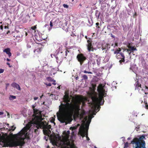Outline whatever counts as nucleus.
<instances>
[{
  "mask_svg": "<svg viewBox=\"0 0 148 148\" xmlns=\"http://www.w3.org/2000/svg\"><path fill=\"white\" fill-rule=\"evenodd\" d=\"M139 127H136L135 128V130H136V131H138V130L139 129Z\"/></svg>",
  "mask_w": 148,
  "mask_h": 148,
  "instance_id": "09e8293b",
  "label": "nucleus"
},
{
  "mask_svg": "<svg viewBox=\"0 0 148 148\" xmlns=\"http://www.w3.org/2000/svg\"><path fill=\"white\" fill-rule=\"evenodd\" d=\"M88 44L87 45V49L88 51L90 52V51H93L94 50V48L92 44V41L90 38H89V39L87 40Z\"/></svg>",
  "mask_w": 148,
  "mask_h": 148,
  "instance_id": "1a4fd4ad",
  "label": "nucleus"
},
{
  "mask_svg": "<svg viewBox=\"0 0 148 148\" xmlns=\"http://www.w3.org/2000/svg\"><path fill=\"white\" fill-rule=\"evenodd\" d=\"M4 70L2 69H0V74L4 72Z\"/></svg>",
  "mask_w": 148,
  "mask_h": 148,
  "instance_id": "37998d69",
  "label": "nucleus"
},
{
  "mask_svg": "<svg viewBox=\"0 0 148 148\" xmlns=\"http://www.w3.org/2000/svg\"><path fill=\"white\" fill-rule=\"evenodd\" d=\"M68 52H69V51L68 49H66L65 51L66 56H67Z\"/></svg>",
  "mask_w": 148,
  "mask_h": 148,
  "instance_id": "58836bf2",
  "label": "nucleus"
},
{
  "mask_svg": "<svg viewBox=\"0 0 148 148\" xmlns=\"http://www.w3.org/2000/svg\"><path fill=\"white\" fill-rule=\"evenodd\" d=\"M10 31L9 30H8L7 32L6 33L7 34H8V33H10Z\"/></svg>",
  "mask_w": 148,
  "mask_h": 148,
  "instance_id": "680f3d73",
  "label": "nucleus"
},
{
  "mask_svg": "<svg viewBox=\"0 0 148 148\" xmlns=\"http://www.w3.org/2000/svg\"><path fill=\"white\" fill-rule=\"evenodd\" d=\"M20 38V36H16V38Z\"/></svg>",
  "mask_w": 148,
  "mask_h": 148,
  "instance_id": "338daca9",
  "label": "nucleus"
},
{
  "mask_svg": "<svg viewBox=\"0 0 148 148\" xmlns=\"http://www.w3.org/2000/svg\"><path fill=\"white\" fill-rule=\"evenodd\" d=\"M116 57L119 60V62L121 64L125 62V56L123 53L121 52L119 54L116 55Z\"/></svg>",
  "mask_w": 148,
  "mask_h": 148,
  "instance_id": "6e6552de",
  "label": "nucleus"
},
{
  "mask_svg": "<svg viewBox=\"0 0 148 148\" xmlns=\"http://www.w3.org/2000/svg\"><path fill=\"white\" fill-rule=\"evenodd\" d=\"M69 148H76V146L73 144H71Z\"/></svg>",
  "mask_w": 148,
  "mask_h": 148,
  "instance_id": "72a5a7b5",
  "label": "nucleus"
},
{
  "mask_svg": "<svg viewBox=\"0 0 148 148\" xmlns=\"http://www.w3.org/2000/svg\"><path fill=\"white\" fill-rule=\"evenodd\" d=\"M36 28V25L35 26H34L31 27V28L33 30H35Z\"/></svg>",
  "mask_w": 148,
  "mask_h": 148,
  "instance_id": "4c0bfd02",
  "label": "nucleus"
},
{
  "mask_svg": "<svg viewBox=\"0 0 148 148\" xmlns=\"http://www.w3.org/2000/svg\"><path fill=\"white\" fill-rule=\"evenodd\" d=\"M110 48V45L108 44H106L105 45H103L102 47V50H108Z\"/></svg>",
  "mask_w": 148,
  "mask_h": 148,
  "instance_id": "aec40b11",
  "label": "nucleus"
},
{
  "mask_svg": "<svg viewBox=\"0 0 148 148\" xmlns=\"http://www.w3.org/2000/svg\"><path fill=\"white\" fill-rule=\"evenodd\" d=\"M45 84L47 86H51V84L50 83H49V84H47V83H45Z\"/></svg>",
  "mask_w": 148,
  "mask_h": 148,
  "instance_id": "e433bc0d",
  "label": "nucleus"
},
{
  "mask_svg": "<svg viewBox=\"0 0 148 148\" xmlns=\"http://www.w3.org/2000/svg\"><path fill=\"white\" fill-rule=\"evenodd\" d=\"M90 123V122H87L85 125L86 128H85V132H86L87 130V132H88V130Z\"/></svg>",
  "mask_w": 148,
  "mask_h": 148,
  "instance_id": "4be33fe9",
  "label": "nucleus"
},
{
  "mask_svg": "<svg viewBox=\"0 0 148 148\" xmlns=\"http://www.w3.org/2000/svg\"><path fill=\"white\" fill-rule=\"evenodd\" d=\"M52 82H53L52 84L54 85H56V81L55 80H54V79H53V81Z\"/></svg>",
  "mask_w": 148,
  "mask_h": 148,
  "instance_id": "a19ab883",
  "label": "nucleus"
},
{
  "mask_svg": "<svg viewBox=\"0 0 148 148\" xmlns=\"http://www.w3.org/2000/svg\"><path fill=\"white\" fill-rule=\"evenodd\" d=\"M0 29L1 30H3V26L2 25H1L0 26Z\"/></svg>",
  "mask_w": 148,
  "mask_h": 148,
  "instance_id": "de8ad7c7",
  "label": "nucleus"
},
{
  "mask_svg": "<svg viewBox=\"0 0 148 148\" xmlns=\"http://www.w3.org/2000/svg\"><path fill=\"white\" fill-rule=\"evenodd\" d=\"M118 46V44L117 43H115L114 45V47H117Z\"/></svg>",
  "mask_w": 148,
  "mask_h": 148,
  "instance_id": "8fccbe9b",
  "label": "nucleus"
},
{
  "mask_svg": "<svg viewBox=\"0 0 148 148\" xmlns=\"http://www.w3.org/2000/svg\"><path fill=\"white\" fill-rule=\"evenodd\" d=\"M3 52H5L8 55L9 57L11 56L12 54L10 52V49L9 48H8L5 49L3 50Z\"/></svg>",
  "mask_w": 148,
  "mask_h": 148,
  "instance_id": "a211bd4d",
  "label": "nucleus"
},
{
  "mask_svg": "<svg viewBox=\"0 0 148 148\" xmlns=\"http://www.w3.org/2000/svg\"><path fill=\"white\" fill-rule=\"evenodd\" d=\"M82 72L85 73H87L88 74H92V73L91 72H88V71H86V70H84V71H82Z\"/></svg>",
  "mask_w": 148,
  "mask_h": 148,
  "instance_id": "473e14b6",
  "label": "nucleus"
},
{
  "mask_svg": "<svg viewBox=\"0 0 148 148\" xmlns=\"http://www.w3.org/2000/svg\"><path fill=\"white\" fill-rule=\"evenodd\" d=\"M145 89H147V90H148V87L146 86H145Z\"/></svg>",
  "mask_w": 148,
  "mask_h": 148,
  "instance_id": "13d9d810",
  "label": "nucleus"
},
{
  "mask_svg": "<svg viewBox=\"0 0 148 148\" xmlns=\"http://www.w3.org/2000/svg\"><path fill=\"white\" fill-rule=\"evenodd\" d=\"M82 77L83 78L82 79H84L85 80H86L88 79V76L86 75H84Z\"/></svg>",
  "mask_w": 148,
  "mask_h": 148,
  "instance_id": "c85d7f7f",
  "label": "nucleus"
},
{
  "mask_svg": "<svg viewBox=\"0 0 148 148\" xmlns=\"http://www.w3.org/2000/svg\"><path fill=\"white\" fill-rule=\"evenodd\" d=\"M56 59L58 61V57H56Z\"/></svg>",
  "mask_w": 148,
  "mask_h": 148,
  "instance_id": "774afa93",
  "label": "nucleus"
},
{
  "mask_svg": "<svg viewBox=\"0 0 148 148\" xmlns=\"http://www.w3.org/2000/svg\"><path fill=\"white\" fill-rule=\"evenodd\" d=\"M27 130V129L26 128H24L18 134L19 136H22L23 135L25 134Z\"/></svg>",
  "mask_w": 148,
  "mask_h": 148,
  "instance_id": "dca6fc26",
  "label": "nucleus"
},
{
  "mask_svg": "<svg viewBox=\"0 0 148 148\" xmlns=\"http://www.w3.org/2000/svg\"><path fill=\"white\" fill-rule=\"evenodd\" d=\"M77 128V127L74 126V127H71L70 128V130H71L72 131L73 130H76Z\"/></svg>",
  "mask_w": 148,
  "mask_h": 148,
  "instance_id": "7c9ffc66",
  "label": "nucleus"
},
{
  "mask_svg": "<svg viewBox=\"0 0 148 148\" xmlns=\"http://www.w3.org/2000/svg\"><path fill=\"white\" fill-rule=\"evenodd\" d=\"M16 99V96L14 95H10L9 97V99L10 100H12Z\"/></svg>",
  "mask_w": 148,
  "mask_h": 148,
  "instance_id": "393cba45",
  "label": "nucleus"
},
{
  "mask_svg": "<svg viewBox=\"0 0 148 148\" xmlns=\"http://www.w3.org/2000/svg\"><path fill=\"white\" fill-rule=\"evenodd\" d=\"M65 104L61 103L59 106V111L60 113H57L58 119L62 123H65L66 120V118L64 116L65 114H79L80 110V105L83 101L82 97L80 96H76L73 103H70V98L64 101Z\"/></svg>",
  "mask_w": 148,
  "mask_h": 148,
  "instance_id": "f257e3e1",
  "label": "nucleus"
},
{
  "mask_svg": "<svg viewBox=\"0 0 148 148\" xmlns=\"http://www.w3.org/2000/svg\"><path fill=\"white\" fill-rule=\"evenodd\" d=\"M77 58L78 61L79 62L81 65H82L84 61L87 59L86 58L84 55L82 53L78 54L77 56Z\"/></svg>",
  "mask_w": 148,
  "mask_h": 148,
  "instance_id": "0eeeda50",
  "label": "nucleus"
},
{
  "mask_svg": "<svg viewBox=\"0 0 148 148\" xmlns=\"http://www.w3.org/2000/svg\"><path fill=\"white\" fill-rule=\"evenodd\" d=\"M9 84H6V87H7L8 86H9Z\"/></svg>",
  "mask_w": 148,
  "mask_h": 148,
  "instance_id": "bf43d9fd",
  "label": "nucleus"
},
{
  "mask_svg": "<svg viewBox=\"0 0 148 148\" xmlns=\"http://www.w3.org/2000/svg\"><path fill=\"white\" fill-rule=\"evenodd\" d=\"M38 99V97H34V99L35 100H37Z\"/></svg>",
  "mask_w": 148,
  "mask_h": 148,
  "instance_id": "5fc2aeb1",
  "label": "nucleus"
},
{
  "mask_svg": "<svg viewBox=\"0 0 148 148\" xmlns=\"http://www.w3.org/2000/svg\"><path fill=\"white\" fill-rule=\"evenodd\" d=\"M99 97H96L95 96H92L91 97V99L92 100V106L96 108V105L97 104H100L102 101L103 99V97H105L106 94V93H99Z\"/></svg>",
  "mask_w": 148,
  "mask_h": 148,
  "instance_id": "20e7f679",
  "label": "nucleus"
},
{
  "mask_svg": "<svg viewBox=\"0 0 148 148\" xmlns=\"http://www.w3.org/2000/svg\"><path fill=\"white\" fill-rule=\"evenodd\" d=\"M104 86L102 84H100L97 87V91L99 93H106L105 89L103 88Z\"/></svg>",
  "mask_w": 148,
  "mask_h": 148,
  "instance_id": "9b49d317",
  "label": "nucleus"
},
{
  "mask_svg": "<svg viewBox=\"0 0 148 148\" xmlns=\"http://www.w3.org/2000/svg\"><path fill=\"white\" fill-rule=\"evenodd\" d=\"M6 64L9 66L10 67H11L12 66L11 65H10V63L8 62H7Z\"/></svg>",
  "mask_w": 148,
  "mask_h": 148,
  "instance_id": "c03bdc74",
  "label": "nucleus"
},
{
  "mask_svg": "<svg viewBox=\"0 0 148 148\" xmlns=\"http://www.w3.org/2000/svg\"><path fill=\"white\" fill-rule=\"evenodd\" d=\"M129 144L128 142H126L124 145V148H127L129 146Z\"/></svg>",
  "mask_w": 148,
  "mask_h": 148,
  "instance_id": "c756f323",
  "label": "nucleus"
},
{
  "mask_svg": "<svg viewBox=\"0 0 148 148\" xmlns=\"http://www.w3.org/2000/svg\"><path fill=\"white\" fill-rule=\"evenodd\" d=\"M145 108L146 109H148V105L147 104V101H146Z\"/></svg>",
  "mask_w": 148,
  "mask_h": 148,
  "instance_id": "ea45409f",
  "label": "nucleus"
},
{
  "mask_svg": "<svg viewBox=\"0 0 148 148\" xmlns=\"http://www.w3.org/2000/svg\"><path fill=\"white\" fill-rule=\"evenodd\" d=\"M96 13H95V15H96V17L97 16V12H98V11H96Z\"/></svg>",
  "mask_w": 148,
  "mask_h": 148,
  "instance_id": "0e129e2a",
  "label": "nucleus"
},
{
  "mask_svg": "<svg viewBox=\"0 0 148 148\" xmlns=\"http://www.w3.org/2000/svg\"><path fill=\"white\" fill-rule=\"evenodd\" d=\"M45 127H42V128H46L48 130L47 131V130H45V133L47 134H49L51 133V131L49 130V129L51 127V125H45Z\"/></svg>",
  "mask_w": 148,
  "mask_h": 148,
  "instance_id": "4468645a",
  "label": "nucleus"
},
{
  "mask_svg": "<svg viewBox=\"0 0 148 148\" xmlns=\"http://www.w3.org/2000/svg\"><path fill=\"white\" fill-rule=\"evenodd\" d=\"M4 28H5V29H8L9 28V27H8V26H5L4 27Z\"/></svg>",
  "mask_w": 148,
  "mask_h": 148,
  "instance_id": "864d4df0",
  "label": "nucleus"
},
{
  "mask_svg": "<svg viewBox=\"0 0 148 148\" xmlns=\"http://www.w3.org/2000/svg\"><path fill=\"white\" fill-rule=\"evenodd\" d=\"M35 108V106H34V105H33L32 106V108L33 109V110H34V109H36V108Z\"/></svg>",
  "mask_w": 148,
  "mask_h": 148,
  "instance_id": "3c124183",
  "label": "nucleus"
},
{
  "mask_svg": "<svg viewBox=\"0 0 148 148\" xmlns=\"http://www.w3.org/2000/svg\"><path fill=\"white\" fill-rule=\"evenodd\" d=\"M34 40L37 44H39L38 42L41 41L42 40L39 35H35L34 36Z\"/></svg>",
  "mask_w": 148,
  "mask_h": 148,
  "instance_id": "2eb2a0df",
  "label": "nucleus"
},
{
  "mask_svg": "<svg viewBox=\"0 0 148 148\" xmlns=\"http://www.w3.org/2000/svg\"><path fill=\"white\" fill-rule=\"evenodd\" d=\"M51 123H53L54 125H55L56 123L54 122V119H52V120H51Z\"/></svg>",
  "mask_w": 148,
  "mask_h": 148,
  "instance_id": "79ce46f5",
  "label": "nucleus"
},
{
  "mask_svg": "<svg viewBox=\"0 0 148 148\" xmlns=\"http://www.w3.org/2000/svg\"><path fill=\"white\" fill-rule=\"evenodd\" d=\"M6 60L8 61H10V60L8 58H7Z\"/></svg>",
  "mask_w": 148,
  "mask_h": 148,
  "instance_id": "052dcab7",
  "label": "nucleus"
},
{
  "mask_svg": "<svg viewBox=\"0 0 148 148\" xmlns=\"http://www.w3.org/2000/svg\"><path fill=\"white\" fill-rule=\"evenodd\" d=\"M145 136L143 135L139 138H134L131 141V143L134 148H146L145 141Z\"/></svg>",
  "mask_w": 148,
  "mask_h": 148,
  "instance_id": "7ed1b4c3",
  "label": "nucleus"
},
{
  "mask_svg": "<svg viewBox=\"0 0 148 148\" xmlns=\"http://www.w3.org/2000/svg\"><path fill=\"white\" fill-rule=\"evenodd\" d=\"M70 134V133L69 131H68L66 132H63V138L65 140H69Z\"/></svg>",
  "mask_w": 148,
  "mask_h": 148,
  "instance_id": "f8f14e48",
  "label": "nucleus"
},
{
  "mask_svg": "<svg viewBox=\"0 0 148 148\" xmlns=\"http://www.w3.org/2000/svg\"><path fill=\"white\" fill-rule=\"evenodd\" d=\"M79 133L83 137L86 136L87 140H90V138L88 137V132H87V131L86 132H85V126L84 125H81L80 126L79 128Z\"/></svg>",
  "mask_w": 148,
  "mask_h": 148,
  "instance_id": "423d86ee",
  "label": "nucleus"
},
{
  "mask_svg": "<svg viewBox=\"0 0 148 148\" xmlns=\"http://www.w3.org/2000/svg\"><path fill=\"white\" fill-rule=\"evenodd\" d=\"M60 86H58V87H57V88L59 90V89H60Z\"/></svg>",
  "mask_w": 148,
  "mask_h": 148,
  "instance_id": "e2e57ef3",
  "label": "nucleus"
},
{
  "mask_svg": "<svg viewBox=\"0 0 148 148\" xmlns=\"http://www.w3.org/2000/svg\"><path fill=\"white\" fill-rule=\"evenodd\" d=\"M141 62L143 65L144 64H146V62L145 61V60L144 59H143L142 60Z\"/></svg>",
  "mask_w": 148,
  "mask_h": 148,
  "instance_id": "2f4dec72",
  "label": "nucleus"
},
{
  "mask_svg": "<svg viewBox=\"0 0 148 148\" xmlns=\"http://www.w3.org/2000/svg\"><path fill=\"white\" fill-rule=\"evenodd\" d=\"M127 47L129 49H127L128 52L129 51H132V52H133L134 51L137 50L136 48L134 46L131 47L130 45H129L127 46Z\"/></svg>",
  "mask_w": 148,
  "mask_h": 148,
  "instance_id": "f3484780",
  "label": "nucleus"
},
{
  "mask_svg": "<svg viewBox=\"0 0 148 148\" xmlns=\"http://www.w3.org/2000/svg\"><path fill=\"white\" fill-rule=\"evenodd\" d=\"M46 79L49 82H52V81H53V79L52 77H47Z\"/></svg>",
  "mask_w": 148,
  "mask_h": 148,
  "instance_id": "bb28decb",
  "label": "nucleus"
},
{
  "mask_svg": "<svg viewBox=\"0 0 148 148\" xmlns=\"http://www.w3.org/2000/svg\"><path fill=\"white\" fill-rule=\"evenodd\" d=\"M24 33H25V36H27V33L25 31L24 32Z\"/></svg>",
  "mask_w": 148,
  "mask_h": 148,
  "instance_id": "69168bd1",
  "label": "nucleus"
},
{
  "mask_svg": "<svg viewBox=\"0 0 148 148\" xmlns=\"http://www.w3.org/2000/svg\"><path fill=\"white\" fill-rule=\"evenodd\" d=\"M3 114V113L2 112H0V115Z\"/></svg>",
  "mask_w": 148,
  "mask_h": 148,
  "instance_id": "6e6d98bb",
  "label": "nucleus"
},
{
  "mask_svg": "<svg viewBox=\"0 0 148 148\" xmlns=\"http://www.w3.org/2000/svg\"><path fill=\"white\" fill-rule=\"evenodd\" d=\"M99 23H96V27L98 26V27H97L98 28H99V27L98 26V25H99Z\"/></svg>",
  "mask_w": 148,
  "mask_h": 148,
  "instance_id": "49530a36",
  "label": "nucleus"
},
{
  "mask_svg": "<svg viewBox=\"0 0 148 148\" xmlns=\"http://www.w3.org/2000/svg\"><path fill=\"white\" fill-rule=\"evenodd\" d=\"M16 127L14 126V125H13L12 126H11L10 127V128H9L8 129V131H10L11 130L12 131H14L16 129Z\"/></svg>",
  "mask_w": 148,
  "mask_h": 148,
  "instance_id": "a878e982",
  "label": "nucleus"
},
{
  "mask_svg": "<svg viewBox=\"0 0 148 148\" xmlns=\"http://www.w3.org/2000/svg\"><path fill=\"white\" fill-rule=\"evenodd\" d=\"M70 98L69 96V95L68 94L65 93V95L64 96L63 98V100L64 101V100H66L67 99H68Z\"/></svg>",
  "mask_w": 148,
  "mask_h": 148,
  "instance_id": "412c9836",
  "label": "nucleus"
},
{
  "mask_svg": "<svg viewBox=\"0 0 148 148\" xmlns=\"http://www.w3.org/2000/svg\"><path fill=\"white\" fill-rule=\"evenodd\" d=\"M63 6L64 8H68L69 7V6L65 4H63Z\"/></svg>",
  "mask_w": 148,
  "mask_h": 148,
  "instance_id": "c9c22d12",
  "label": "nucleus"
},
{
  "mask_svg": "<svg viewBox=\"0 0 148 148\" xmlns=\"http://www.w3.org/2000/svg\"><path fill=\"white\" fill-rule=\"evenodd\" d=\"M11 86L14 88H16L17 89L19 90H21V89L19 85L15 82L11 84Z\"/></svg>",
  "mask_w": 148,
  "mask_h": 148,
  "instance_id": "6ab92c4d",
  "label": "nucleus"
},
{
  "mask_svg": "<svg viewBox=\"0 0 148 148\" xmlns=\"http://www.w3.org/2000/svg\"><path fill=\"white\" fill-rule=\"evenodd\" d=\"M135 89H137L139 90L140 89V88H141V85L138 82V80L136 79V81L135 84Z\"/></svg>",
  "mask_w": 148,
  "mask_h": 148,
  "instance_id": "ddd939ff",
  "label": "nucleus"
},
{
  "mask_svg": "<svg viewBox=\"0 0 148 148\" xmlns=\"http://www.w3.org/2000/svg\"><path fill=\"white\" fill-rule=\"evenodd\" d=\"M121 51V49L120 48H119L118 49L114 51V53L116 55L119 54H120L119 53Z\"/></svg>",
  "mask_w": 148,
  "mask_h": 148,
  "instance_id": "5701e85b",
  "label": "nucleus"
},
{
  "mask_svg": "<svg viewBox=\"0 0 148 148\" xmlns=\"http://www.w3.org/2000/svg\"><path fill=\"white\" fill-rule=\"evenodd\" d=\"M34 114L36 115L38 114V112H39V110L36 108L35 109H34Z\"/></svg>",
  "mask_w": 148,
  "mask_h": 148,
  "instance_id": "cd10ccee",
  "label": "nucleus"
},
{
  "mask_svg": "<svg viewBox=\"0 0 148 148\" xmlns=\"http://www.w3.org/2000/svg\"><path fill=\"white\" fill-rule=\"evenodd\" d=\"M41 50V48H38L34 50V52L35 53L36 52L38 53H40Z\"/></svg>",
  "mask_w": 148,
  "mask_h": 148,
  "instance_id": "b1692460",
  "label": "nucleus"
},
{
  "mask_svg": "<svg viewBox=\"0 0 148 148\" xmlns=\"http://www.w3.org/2000/svg\"><path fill=\"white\" fill-rule=\"evenodd\" d=\"M98 56L95 53H91L90 54V56L89 58V59L91 61H93L95 63V60H96V61H98Z\"/></svg>",
  "mask_w": 148,
  "mask_h": 148,
  "instance_id": "9d476101",
  "label": "nucleus"
},
{
  "mask_svg": "<svg viewBox=\"0 0 148 148\" xmlns=\"http://www.w3.org/2000/svg\"><path fill=\"white\" fill-rule=\"evenodd\" d=\"M50 25L51 27H52L53 26L52 23L51 21L50 22Z\"/></svg>",
  "mask_w": 148,
  "mask_h": 148,
  "instance_id": "a18cd8bd",
  "label": "nucleus"
},
{
  "mask_svg": "<svg viewBox=\"0 0 148 148\" xmlns=\"http://www.w3.org/2000/svg\"><path fill=\"white\" fill-rule=\"evenodd\" d=\"M111 35L112 37L113 38H114V36L112 34H111Z\"/></svg>",
  "mask_w": 148,
  "mask_h": 148,
  "instance_id": "4d7b16f0",
  "label": "nucleus"
},
{
  "mask_svg": "<svg viewBox=\"0 0 148 148\" xmlns=\"http://www.w3.org/2000/svg\"><path fill=\"white\" fill-rule=\"evenodd\" d=\"M97 64L98 65H99L100 64V62L99 61V58H98V61H97Z\"/></svg>",
  "mask_w": 148,
  "mask_h": 148,
  "instance_id": "603ef678",
  "label": "nucleus"
},
{
  "mask_svg": "<svg viewBox=\"0 0 148 148\" xmlns=\"http://www.w3.org/2000/svg\"><path fill=\"white\" fill-rule=\"evenodd\" d=\"M39 118L37 116H36L31 122L32 124H35L36 127L37 129L34 130V132L36 134L37 132L38 131V129L39 128H42V127H45V124L42 121H39Z\"/></svg>",
  "mask_w": 148,
  "mask_h": 148,
  "instance_id": "39448f33",
  "label": "nucleus"
},
{
  "mask_svg": "<svg viewBox=\"0 0 148 148\" xmlns=\"http://www.w3.org/2000/svg\"><path fill=\"white\" fill-rule=\"evenodd\" d=\"M85 112L84 110H83L81 113V114H80V116H83L85 114Z\"/></svg>",
  "mask_w": 148,
  "mask_h": 148,
  "instance_id": "f704fd0d",
  "label": "nucleus"
},
{
  "mask_svg": "<svg viewBox=\"0 0 148 148\" xmlns=\"http://www.w3.org/2000/svg\"><path fill=\"white\" fill-rule=\"evenodd\" d=\"M25 143L24 142L21 140H10L3 137L0 140V145L3 147H16L18 146H22Z\"/></svg>",
  "mask_w": 148,
  "mask_h": 148,
  "instance_id": "f03ea898",
  "label": "nucleus"
}]
</instances>
